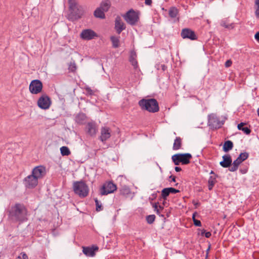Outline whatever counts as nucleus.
I'll use <instances>...</instances> for the list:
<instances>
[{
  "mask_svg": "<svg viewBox=\"0 0 259 259\" xmlns=\"http://www.w3.org/2000/svg\"><path fill=\"white\" fill-rule=\"evenodd\" d=\"M9 219L14 222H23L27 220L28 211L23 204L16 203L8 211Z\"/></svg>",
  "mask_w": 259,
  "mask_h": 259,
  "instance_id": "f257e3e1",
  "label": "nucleus"
},
{
  "mask_svg": "<svg viewBox=\"0 0 259 259\" xmlns=\"http://www.w3.org/2000/svg\"><path fill=\"white\" fill-rule=\"evenodd\" d=\"M70 14L68 19L74 21L80 19L84 15L82 6L79 5L76 0H68Z\"/></svg>",
  "mask_w": 259,
  "mask_h": 259,
  "instance_id": "f03ea898",
  "label": "nucleus"
},
{
  "mask_svg": "<svg viewBox=\"0 0 259 259\" xmlns=\"http://www.w3.org/2000/svg\"><path fill=\"white\" fill-rule=\"evenodd\" d=\"M139 105L143 110L155 113L159 110L158 103L155 99H143L139 101Z\"/></svg>",
  "mask_w": 259,
  "mask_h": 259,
  "instance_id": "7ed1b4c3",
  "label": "nucleus"
},
{
  "mask_svg": "<svg viewBox=\"0 0 259 259\" xmlns=\"http://www.w3.org/2000/svg\"><path fill=\"white\" fill-rule=\"evenodd\" d=\"M73 188L74 193L80 198H84L89 194V188L84 181L75 182L73 183Z\"/></svg>",
  "mask_w": 259,
  "mask_h": 259,
  "instance_id": "20e7f679",
  "label": "nucleus"
},
{
  "mask_svg": "<svg viewBox=\"0 0 259 259\" xmlns=\"http://www.w3.org/2000/svg\"><path fill=\"white\" fill-rule=\"evenodd\" d=\"M122 16L126 23L132 26L136 25L139 21V13L133 9L130 10Z\"/></svg>",
  "mask_w": 259,
  "mask_h": 259,
  "instance_id": "39448f33",
  "label": "nucleus"
},
{
  "mask_svg": "<svg viewBox=\"0 0 259 259\" xmlns=\"http://www.w3.org/2000/svg\"><path fill=\"white\" fill-rule=\"evenodd\" d=\"M192 158V155L190 153L176 154L172 156L171 159L176 165L180 163L183 164H187L190 163V160Z\"/></svg>",
  "mask_w": 259,
  "mask_h": 259,
  "instance_id": "423d86ee",
  "label": "nucleus"
},
{
  "mask_svg": "<svg viewBox=\"0 0 259 259\" xmlns=\"http://www.w3.org/2000/svg\"><path fill=\"white\" fill-rule=\"evenodd\" d=\"M52 104L51 98L46 94H42L38 98L37 105L41 109H48Z\"/></svg>",
  "mask_w": 259,
  "mask_h": 259,
  "instance_id": "0eeeda50",
  "label": "nucleus"
},
{
  "mask_svg": "<svg viewBox=\"0 0 259 259\" xmlns=\"http://www.w3.org/2000/svg\"><path fill=\"white\" fill-rule=\"evenodd\" d=\"M208 124L212 128L217 129L220 128L223 124L224 122L220 121L216 114L212 113L208 115Z\"/></svg>",
  "mask_w": 259,
  "mask_h": 259,
  "instance_id": "6e6552de",
  "label": "nucleus"
},
{
  "mask_svg": "<svg viewBox=\"0 0 259 259\" xmlns=\"http://www.w3.org/2000/svg\"><path fill=\"white\" fill-rule=\"evenodd\" d=\"M38 183V180L32 174L28 175L23 180V184L27 189H33Z\"/></svg>",
  "mask_w": 259,
  "mask_h": 259,
  "instance_id": "1a4fd4ad",
  "label": "nucleus"
},
{
  "mask_svg": "<svg viewBox=\"0 0 259 259\" xmlns=\"http://www.w3.org/2000/svg\"><path fill=\"white\" fill-rule=\"evenodd\" d=\"M29 89L32 94H37L42 91V83L39 80H33L30 82Z\"/></svg>",
  "mask_w": 259,
  "mask_h": 259,
  "instance_id": "9d476101",
  "label": "nucleus"
},
{
  "mask_svg": "<svg viewBox=\"0 0 259 259\" xmlns=\"http://www.w3.org/2000/svg\"><path fill=\"white\" fill-rule=\"evenodd\" d=\"M116 189V186L113 183L109 182L103 185L100 190V193L102 195H105L114 192Z\"/></svg>",
  "mask_w": 259,
  "mask_h": 259,
  "instance_id": "9b49d317",
  "label": "nucleus"
},
{
  "mask_svg": "<svg viewBox=\"0 0 259 259\" xmlns=\"http://www.w3.org/2000/svg\"><path fill=\"white\" fill-rule=\"evenodd\" d=\"M97 33L91 29H85L82 30L80 37L85 40H90L98 37Z\"/></svg>",
  "mask_w": 259,
  "mask_h": 259,
  "instance_id": "f8f14e48",
  "label": "nucleus"
},
{
  "mask_svg": "<svg viewBox=\"0 0 259 259\" xmlns=\"http://www.w3.org/2000/svg\"><path fill=\"white\" fill-rule=\"evenodd\" d=\"M31 174L35 177L37 180L42 179L46 174V167L42 165H39L34 167Z\"/></svg>",
  "mask_w": 259,
  "mask_h": 259,
  "instance_id": "ddd939ff",
  "label": "nucleus"
},
{
  "mask_svg": "<svg viewBox=\"0 0 259 259\" xmlns=\"http://www.w3.org/2000/svg\"><path fill=\"white\" fill-rule=\"evenodd\" d=\"M181 35L183 39H189L195 40L197 39L195 32L190 28H184L182 30Z\"/></svg>",
  "mask_w": 259,
  "mask_h": 259,
  "instance_id": "4468645a",
  "label": "nucleus"
},
{
  "mask_svg": "<svg viewBox=\"0 0 259 259\" xmlns=\"http://www.w3.org/2000/svg\"><path fill=\"white\" fill-rule=\"evenodd\" d=\"M114 28L117 34H119L123 30L126 28L125 24L122 21L119 16H117L115 20Z\"/></svg>",
  "mask_w": 259,
  "mask_h": 259,
  "instance_id": "2eb2a0df",
  "label": "nucleus"
},
{
  "mask_svg": "<svg viewBox=\"0 0 259 259\" xmlns=\"http://www.w3.org/2000/svg\"><path fill=\"white\" fill-rule=\"evenodd\" d=\"M111 137L110 130L108 127H103L101 129V135L99 139L104 142Z\"/></svg>",
  "mask_w": 259,
  "mask_h": 259,
  "instance_id": "dca6fc26",
  "label": "nucleus"
},
{
  "mask_svg": "<svg viewBox=\"0 0 259 259\" xmlns=\"http://www.w3.org/2000/svg\"><path fill=\"white\" fill-rule=\"evenodd\" d=\"M99 247L97 246L92 247H83L82 252L88 256H94L95 255V251L98 250Z\"/></svg>",
  "mask_w": 259,
  "mask_h": 259,
  "instance_id": "f3484780",
  "label": "nucleus"
},
{
  "mask_svg": "<svg viewBox=\"0 0 259 259\" xmlns=\"http://www.w3.org/2000/svg\"><path fill=\"white\" fill-rule=\"evenodd\" d=\"M86 129L87 133L91 136H94L96 135L97 132L96 125L94 122L88 123L86 126Z\"/></svg>",
  "mask_w": 259,
  "mask_h": 259,
  "instance_id": "a211bd4d",
  "label": "nucleus"
},
{
  "mask_svg": "<svg viewBox=\"0 0 259 259\" xmlns=\"http://www.w3.org/2000/svg\"><path fill=\"white\" fill-rule=\"evenodd\" d=\"M223 160L220 163V165L224 168L229 167L232 162L231 156L229 154L225 155L223 156Z\"/></svg>",
  "mask_w": 259,
  "mask_h": 259,
  "instance_id": "6ab92c4d",
  "label": "nucleus"
},
{
  "mask_svg": "<svg viewBox=\"0 0 259 259\" xmlns=\"http://www.w3.org/2000/svg\"><path fill=\"white\" fill-rule=\"evenodd\" d=\"M153 207L154 209V211H156V213L159 215L160 217L165 218V215L164 213V208L163 206L160 205L159 203H155L153 204Z\"/></svg>",
  "mask_w": 259,
  "mask_h": 259,
  "instance_id": "aec40b11",
  "label": "nucleus"
},
{
  "mask_svg": "<svg viewBox=\"0 0 259 259\" xmlns=\"http://www.w3.org/2000/svg\"><path fill=\"white\" fill-rule=\"evenodd\" d=\"M136 57L137 55L136 53L134 51L131 52L129 61L135 69H136L138 66V62L136 60Z\"/></svg>",
  "mask_w": 259,
  "mask_h": 259,
  "instance_id": "412c9836",
  "label": "nucleus"
},
{
  "mask_svg": "<svg viewBox=\"0 0 259 259\" xmlns=\"http://www.w3.org/2000/svg\"><path fill=\"white\" fill-rule=\"evenodd\" d=\"M87 116L84 113H79L75 117V121L79 124H83L86 120Z\"/></svg>",
  "mask_w": 259,
  "mask_h": 259,
  "instance_id": "4be33fe9",
  "label": "nucleus"
},
{
  "mask_svg": "<svg viewBox=\"0 0 259 259\" xmlns=\"http://www.w3.org/2000/svg\"><path fill=\"white\" fill-rule=\"evenodd\" d=\"M182 144V139L180 137H176L174 141L172 149L174 150H178L181 149Z\"/></svg>",
  "mask_w": 259,
  "mask_h": 259,
  "instance_id": "5701e85b",
  "label": "nucleus"
},
{
  "mask_svg": "<svg viewBox=\"0 0 259 259\" xmlns=\"http://www.w3.org/2000/svg\"><path fill=\"white\" fill-rule=\"evenodd\" d=\"M104 12H105L104 11H103L102 9H101V8L99 7L95 10L94 13V15L96 18L104 19L105 17Z\"/></svg>",
  "mask_w": 259,
  "mask_h": 259,
  "instance_id": "b1692460",
  "label": "nucleus"
},
{
  "mask_svg": "<svg viewBox=\"0 0 259 259\" xmlns=\"http://www.w3.org/2000/svg\"><path fill=\"white\" fill-rule=\"evenodd\" d=\"M217 177V176H210L209 178L208 181V187L209 190H211L215 185V184L217 183L216 178Z\"/></svg>",
  "mask_w": 259,
  "mask_h": 259,
  "instance_id": "393cba45",
  "label": "nucleus"
},
{
  "mask_svg": "<svg viewBox=\"0 0 259 259\" xmlns=\"http://www.w3.org/2000/svg\"><path fill=\"white\" fill-rule=\"evenodd\" d=\"M233 147V143L231 141L228 140L225 142L223 145L224 151L227 152L232 149Z\"/></svg>",
  "mask_w": 259,
  "mask_h": 259,
  "instance_id": "a878e982",
  "label": "nucleus"
},
{
  "mask_svg": "<svg viewBox=\"0 0 259 259\" xmlns=\"http://www.w3.org/2000/svg\"><path fill=\"white\" fill-rule=\"evenodd\" d=\"M110 40L112 42V47L114 48H117L119 47L120 40L119 37L115 36H111L110 37Z\"/></svg>",
  "mask_w": 259,
  "mask_h": 259,
  "instance_id": "bb28decb",
  "label": "nucleus"
},
{
  "mask_svg": "<svg viewBox=\"0 0 259 259\" xmlns=\"http://www.w3.org/2000/svg\"><path fill=\"white\" fill-rule=\"evenodd\" d=\"M242 163L238 158L233 161L232 166L229 168L230 171H235L237 170L239 165Z\"/></svg>",
  "mask_w": 259,
  "mask_h": 259,
  "instance_id": "cd10ccee",
  "label": "nucleus"
},
{
  "mask_svg": "<svg viewBox=\"0 0 259 259\" xmlns=\"http://www.w3.org/2000/svg\"><path fill=\"white\" fill-rule=\"evenodd\" d=\"M110 7V3L108 0L103 1L100 6V8L105 12L108 11Z\"/></svg>",
  "mask_w": 259,
  "mask_h": 259,
  "instance_id": "c85d7f7f",
  "label": "nucleus"
},
{
  "mask_svg": "<svg viewBox=\"0 0 259 259\" xmlns=\"http://www.w3.org/2000/svg\"><path fill=\"white\" fill-rule=\"evenodd\" d=\"M179 14L178 9L175 7H172L169 8L168 14L171 18H176Z\"/></svg>",
  "mask_w": 259,
  "mask_h": 259,
  "instance_id": "c756f323",
  "label": "nucleus"
},
{
  "mask_svg": "<svg viewBox=\"0 0 259 259\" xmlns=\"http://www.w3.org/2000/svg\"><path fill=\"white\" fill-rule=\"evenodd\" d=\"M120 194L124 196H127L131 194V190L128 187L124 186L120 190Z\"/></svg>",
  "mask_w": 259,
  "mask_h": 259,
  "instance_id": "7c9ffc66",
  "label": "nucleus"
},
{
  "mask_svg": "<svg viewBox=\"0 0 259 259\" xmlns=\"http://www.w3.org/2000/svg\"><path fill=\"white\" fill-rule=\"evenodd\" d=\"M61 153L62 156H68L71 152L69 148L66 146H63L60 148Z\"/></svg>",
  "mask_w": 259,
  "mask_h": 259,
  "instance_id": "2f4dec72",
  "label": "nucleus"
},
{
  "mask_svg": "<svg viewBox=\"0 0 259 259\" xmlns=\"http://www.w3.org/2000/svg\"><path fill=\"white\" fill-rule=\"evenodd\" d=\"M169 195V192L167 188H164L161 191V197L164 199L166 200L167 197Z\"/></svg>",
  "mask_w": 259,
  "mask_h": 259,
  "instance_id": "473e14b6",
  "label": "nucleus"
},
{
  "mask_svg": "<svg viewBox=\"0 0 259 259\" xmlns=\"http://www.w3.org/2000/svg\"><path fill=\"white\" fill-rule=\"evenodd\" d=\"M248 156V153L247 152L241 153L238 157V158L242 162L243 161L247 159Z\"/></svg>",
  "mask_w": 259,
  "mask_h": 259,
  "instance_id": "72a5a7b5",
  "label": "nucleus"
},
{
  "mask_svg": "<svg viewBox=\"0 0 259 259\" xmlns=\"http://www.w3.org/2000/svg\"><path fill=\"white\" fill-rule=\"evenodd\" d=\"M146 221L149 224H152L155 220V215L154 214L149 215L146 217Z\"/></svg>",
  "mask_w": 259,
  "mask_h": 259,
  "instance_id": "f704fd0d",
  "label": "nucleus"
},
{
  "mask_svg": "<svg viewBox=\"0 0 259 259\" xmlns=\"http://www.w3.org/2000/svg\"><path fill=\"white\" fill-rule=\"evenodd\" d=\"M197 213L195 212L193 214L192 219L194 223V224L196 226L200 227L201 226V223L199 220H196L195 219V215Z\"/></svg>",
  "mask_w": 259,
  "mask_h": 259,
  "instance_id": "c9c22d12",
  "label": "nucleus"
},
{
  "mask_svg": "<svg viewBox=\"0 0 259 259\" xmlns=\"http://www.w3.org/2000/svg\"><path fill=\"white\" fill-rule=\"evenodd\" d=\"M94 200L96 203V210L97 211L102 210L103 209L102 204L98 201L97 198H95Z\"/></svg>",
  "mask_w": 259,
  "mask_h": 259,
  "instance_id": "e433bc0d",
  "label": "nucleus"
},
{
  "mask_svg": "<svg viewBox=\"0 0 259 259\" xmlns=\"http://www.w3.org/2000/svg\"><path fill=\"white\" fill-rule=\"evenodd\" d=\"M255 14L257 17H259V0L255 1Z\"/></svg>",
  "mask_w": 259,
  "mask_h": 259,
  "instance_id": "4c0bfd02",
  "label": "nucleus"
},
{
  "mask_svg": "<svg viewBox=\"0 0 259 259\" xmlns=\"http://www.w3.org/2000/svg\"><path fill=\"white\" fill-rule=\"evenodd\" d=\"M221 25L223 27L226 28L233 29L234 28V25L233 23L228 24V23H227L226 22H225V21L221 23Z\"/></svg>",
  "mask_w": 259,
  "mask_h": 259,
  "instance_id": "58836bf2",
  "label": "nucleus"
},
{
  "mask_svg": "<svg viewBox=\"0 0 259 259\" xmlns=\"http://www.w3.org/2000/svg\"><path fill=\"white\" fill-rule=\"evenodd\" d=\"M241 131H243L246 135H249L251 133V130L247 127H243Z\"/></svg>",
  "mask_w": 259,
  "mask_h": 259,
  "instance_id": "ea45409f",
  "label": "nucleus"
},
{
  "mask_svg": "<svg viewBox=\"0 0 259 259\" xmlns=\"http://www.w3.org/2000/svg\"><path fill=\"white\" fill-rule=\"evenodd\" d=\"M167 189L169 192V194L170 193L175 194V193H178L180 192V191L179 190L176 189L172 187L167 188Z\"/></svg>",
  "mask_w": 259,
  "mask_h": 259,
  "instance_id": "a19ab883",
  "label": "nucleus"
},
{
  "mask_svg": "<svg viewBox=\"0 0 259 259\" xmlns=\"http://www.w3.org/2000/svg\"><path fill=\"white\" fill-rule=\"evenodd\" d=\"M21 255H22V259H28V256L25 252H21ZM21 258V255H19L17 257V259H20Z\"/></svg>",
  "mask_w": 259,
  "mask_h": 259,
  "instance_id": "79ce46f5",
  "label": "nucleus"
},
{
  "mask_svg": "<svg viewBox=\"0 0 259 259\" xmlns=\"http://www.w3.org/2000/svg\"><path fill=\"white\" fill-rule=\"evenodd\" d=\"M85 91H87V93L90 95H92L94 94L93 90L90 88H86Z\"/></svg>",
  "mask_w": 259,
  "mask_h": 259,
  "instance_id": "37998d69",
  "label": "nucleus"
},
{
  "mask_svg": "<svg viewBox=\"0 0 259 259\" xmlns=\"http://www.w3.org/2000/svg\"><path fill=\"white\" fill-rule=\"evenodd\" d=\"M69 69L71 71H74L76 70V66H75V64L74 63L70 64V65L69 66Z\"/></svg>",
  "mask_w": 259,
  "mask_h": 259,
  "instance_id": "c03bdc74",
  "label": "nucleus"
},
{
  "mask_svg": "<svg viewBox=\"0 0 259 259\" xmlns=\"http://www.w3.org/2000/svg\"><path fill=\"white\" fill-rule=\"evenodd\" d=\"M203 232H205L204 236L206 238H209L211 235V233L210 232H206L205 230H203Z\"/></svg>",
  "mask_w": 259,
  "mask_h": 259,
  "instance_id": "a18cd8bd",
  "label": "nucleus"
},
{
  "mask_svg": "<svg viewBox=\"0 0 259 259\" xmlns=\"http://www.w3.org/2000/svg\"><path fill=\"white\" fill-rule=\"evenodd\" d=\"M232 62L230 60H227L225 62V66L226 67H229L232 65Z\"/></svg>",
  "mask_w": 259,
  "mask_h": 259,
  "instance_id": "49530a36",
  "label": "nucleus"
},
{
  "mask_svg": "<svg viewBox=\"0 0 259 259\" xmlns=\"http://www.w3.org/2000/svg\"><path fill=\"white\" fill-rule=\"evenodd\" d=\"M246 123L244 122H241L238 124L237 127L239 130H241V129L243 128V126L245 125Z\"/></svg>",
  "mask_w": 259,
  "mask_h": 259,
  "instance_id": "de8ad7c7",
  "label": "nucleus"
},
{
  "mask_svg": "<svg viewBox=\"0 0 259 259\" xmlns=\"http://www.w3.org/2000/svg\"><path fill=\"white\" fill-rule=\"evenodd\" d=\"M161 69L163 71H165L167 69V66L164 64H161L158 67V69Z\"/></svg>",
  "mask_w": 259,
  "mask_h": 259,
  "instance_id": "09e8293b",
  "label": "nucleus"
},
{
  "mask_svg": "<svg viewBox=\"0 0 259 259\" xmlns=\"http://www.w3.org/2000/svg\"><path fill=\"white\" fill-rule=\"evenodd\" d=\"M145 1V4L147 6H151L152 3V0H144Z\"/></svg>",
  "mask_w": 259,
  "mask_h": 259,
  "instance_id": "8fccbe9b",
  "label": "nucleus"
},
{
  "mask_svg": "<svg viewBox=\"0 0 259 259\" xmlns=\"http://www.w3.org/2000/svg\"><path fill=\"white\" fill-rule=\"evenodd\" d=\"M192 203L195 206V208H197L198 206H199L200 205V203L198 202L195 201V200H193Z\"/></svg>",
  "mask_w": 259,
  "mask_h": 259,
  "instance_id": "3c124183",
  "label": "nucleus"
},
{
  "mask_svg": "<svg viewBox=\"0 0 259 259\" xmlns=\"http://www.w3.org/2000/svg\"><path fill=\"white\" fill-rule=\"evenodd\" d=\"M254 38L257 41H259V31L255 34Z\"/></svg>",
  "mask_w": 259,
  "mask_h": 259,
  "instance_id": "603ef678",
  "label": "nucleus"
},
{
  "mask_svg": "<svg viewBox=\"0 0 259 259\" xmlns=\"http://www.w3.org/2000/svg\"><path fill=\"white\" fill-rule=\"evenodd\" d=\"M175 169L177 172H179L182 170L181 168L178 166H176Z\"/></svg>",
  "mask_w": 259,
  "mask_h": 259,
  "instance_id": "864d4df0",
  "label": "nucleus"
},
{
  "mask_svg": "<svg viewBox=\"0 0 259 259\" xmlns=\"http://www.w3.org/2000/svg\"><path fill=\"white\" fill-rule=\"evenodd\" d=\"M169 179H170L171 180V181L172 182H176V177L175 176H170L169 177Z\"/></svg>",
  "mask_w": 259,
  "mask_h": 259,
  "instance_id": "5fc2aeb1",
  "label": "nucleus"
},
{
  "mask_svg": "<svg viewBox=\"0 0 259 259\" xmlns=\"http://www.w3.org/2000/svg\"><path fill=\"white\" fill-rule=\"evenodd\" d=\"M210 174H212V175H213V176H217V175L215 174V173L213 172V171H212V170H211V171H210Z\"/></svg>",
  "mask_w": 259,
  "mask_h": 259,
  "instance_id": "6e6d98bb",
  "label": "nucleus"
},
{
  "mask_svg": "<svg viewBox=\"0 0 259 259\" xmlns=\"http://www.w3.org/2000/svg\"><path fill=\"white\" fill-rule=\"evenodd\" d=\"M204 234H205V232H203V230L201 232V235H204Z\"/></svg>",
  "mask_w": 259,
  "mask_h": 259,
  "instance_id": "4d7b16f0",
  "label": "nucleus"
},
{
  "mask_svg": "<svg viewBox=\"0 0 259 259\" xmlns=\"http://www.w3.org/2000/svg\"><path fill=\"white\" fill-rule=\"evenodd\" d=\"M257 115L259 116V108L257 109Z\"/></svg>",
  "mask_w": 259,
  "mask_h": 259,
  "instance_id": "13d9d810",
  "label": "nucleus"
},
{
  "mask_svg": "<svg viewBox=\"0 0 259 259\" xmlns=\"http://www.w3.org/2000/svg\"><path fill=\"white\" fill-rule=\"evenodd\" d=\"M166 217H169L168 213H167V214H166Z\"/></svg>",
  "mask_w": 259,
  "mask_h": 259,
  "instance_id": "bf43d9fd",
  "label": "nucleus"
},
{
  "mask_svg": "<svg viewBox=\"0 0 259 259\" xmlns=\"http://www.w3.org/2000/svg\"><path fill=\"white\" fill-rule=\"evenodd\" d=\"M19 255L21 256V258L20 259H22V255H21V254Z\"/></svg>",
  "mask_w": 259,
  "mask_h": 259,
  "instance_id": "052dcab7",
  "label": "nucleus"
}]
</instances>
